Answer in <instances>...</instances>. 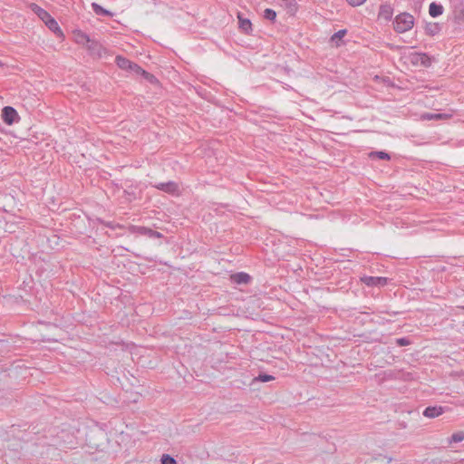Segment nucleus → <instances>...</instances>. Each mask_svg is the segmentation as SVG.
Instances as JSON below:
<instances>
[{"label":"nucleus","instance_id":"6","mask_svg":"<svg viewBox=\"0 0 464 464\" xmlns=\"http://www.w3.org/2000/svg\"><path fill=\"white\" fill-rule=\"evenodd\" d=\"M444 412V408L441 406H429L423 411V416L432 419L441 415Z\"/></svg>","mask_w":464,"mask_h":464},{"label":"nucleus","instance_id":"27","mask_svg":"<svg viewBox=\"0 0 464 464\" xmlns=\"http://www.w3.org/2000/svg\"><path fill=\"white\" fill-rule=\"evenodd\" d=\"M130 72H135L136 74L142 75V71H144L141 67H140L137 63H132L131 69H130Z\"/></svg>","mask_w":464,"mask_h":464},{"label":"nucleus","instance_id":"22","mask_svg":"<svg viewBox=\"0 0 464 464\" xmlns=\"http://www.w3.org/2000/svg\"><path fill=\"white\" fill-rule=\"evenodd\" d=\"M264 17L270 21H275L276 17V13L270 8H266L264 12Z\"/></svg>","mask_w":464,"mask_h":464},{"label":"nucleus","instance_id":"23","mask_svg":"<svg viewBox=\"0 0 464 464\" xmlns=\"http://www.w3.org/2000/svg\"><path fill=\"white\" fill-rule=\"evenodd\" d=\"M161 464H177V461L170 455L163 454L161 457Z\"/></svg>","mask_w":464,"mask_h":464},{"label":"nucleus","instance_id":"7","mask_svg":"<svg viewBox=\"0 0 464 464\" xmlns=\"http://www.w3.org/2000/svg\"><path fill=\"white\" fill-rule=\"evenodd\" d=\"M412 63L429 67L431 64V58L426 53H416L412 58Z\"/></svg>","mask_w":464,"mask_h":464},{"label":"nucleus","instance_id":"26","mask_svg":"<svg viewBox=\"0 0 464 464\" xmlns=\"http://www.w3.org/2000/svg\"><path fill=\"white\" fill-rule=\"evenodd\" d=\"M130 72H135L136 74L142 75V71H144L141 67H140L137 63H132L131 69H130Z\"/></svg>","mask_w":464,"mask_h":464},{"label":"nucleus","instance_id":"8","mask_svg":"<svg viewBox=\"0 0 464 464\" xmlns=\"http://www.w3.org/2000/svg\"><path fill=\"white\" fill-rule=\"evenodd\" d=\"M393 14V9L391 6V5L385 4L382 5L379 11V17L382 18L386 21H389L392 19Z\"/></svg>","mask_w":464,"mask_h":464},{"label":"nucleus","instance_id":"17","mask_svg":"<svg viewBox=\"0 0 464 464\" xmlns=\"http://www.w3.org/2000/svg\"><path fill=\"white\" fill-rule=\"evenodd\" d=\"M74 35L77 44H86L91 43L90 37L81 31L74 32Z\"/></svg>","mask_w":464,"mask_h":464},{"label":"nucleus","instance_id":"31","mask_svg":"<svg viewBox=\"0 0 464 464\" xmlns=\"http://www.w3.org/2000/svg\"><path fill=\"white\" fill-rule=\"evenodd\" d=\"M461 308L464 309V305Z\"/></svg>","mask_w":464,"mask_h":464},{"label":"nucleus","instance_id":"18","mask_svg":"<svg viewBox=\"0 0 464 464\" xmlns=\"http://www.w3.org/2000/svg\"><path fill=\"white\" fill-rule=\"evenodd\" d=\"M450 117L449 114L446 113H425L422 118L425 120H442L448 119Z\"/></svg>","mask_w":464,"mask_h":464},{"label":"nucleus","instance_id":"14","mask_svg":"<svg viewBox=\"0 0 464 464\" xmlns=\"http://www.w3.org/2000/svg\"><path fill=\"white\" fill-rule=\"evenodd\" d=\"M440 31V26L437 23H428L425 25V32L429 35H435Z\"/></svg>","mask_w":464,"mask_h":464},{"label":"nucleus","instance_id":"13","mask_svg":"<svg viewBox=\"0 0 464 464\" xmlns=\"http://www.w3.org/2000/svg\"><path fill=\"white\" fill-rule=\"evenodd\" d=\"M429 13L432 17H437L443 13V6L433 2L430 5Z\"/></svg>","mask_w":464,"mask_h":464},{"label":"nucleus","instance_id":"21","mask_svg":"<svg viewBox=\"0 0 464 464\" xmlns=\"http://www.w3.org/2000/svg\"><path fill=\"white\" fill-rule=\"evenodd\" d=\"M273 380H275V377L267 373H260L257 377L254 379V381H258L262 382H266Z\"/></svg>","mask_w":464,"mask_h":464},{"label":"nucleus","instance_id":"30","mask_svg":"<svg viewBox=\"0 0 464 464\" xmlns=\"http://www.w3.org/2000/svg\"><path fill=\"white\" fill-rule=\"evenodd\" d=\"M400 426H401V428H406V424H405L404 422L400 423Z\"/></svg>","mask_w":464,"mask_h":464},{"label":"nucleus","instance_id":"10","mask_svg":"<svg viewBox=\"0 0 464 464\" xmlns=\"http://www.w3.org/2000/svg\"><path fill=\"white\" fill-rule=\"evenodd\" d=\"M155 187L168 193H174L178 189V185L173 181L159 183Z\"/></svg>","mask_w":464,"mask_h":464},{"label":"nucleus","instance_id":"4","mask_svg":"<svg viewBox=\"0 0 464 464\" xmlns=\"http://www.w3.org/2000/svg\"><path fill=\"white\" fill-rule=\"evenodd\" d=\"M130 231L131 233H136V234H140L142 236H148L149 237L160 238L162 237L161 233H160L158 231H154V230L145 227L131 226V227H130Z\"/></svg>","mask_w":464,"mask_h":464},{"label":"nucleus","instance_id":"5","mask_svg":"<svg viewBox=\"0 0 464 464\" xmlns=\"http://www.w3.org/2000/svg\"><path fill=\"white\" fill-rule=\"evenodd\" d=\"M362 282H363L368 286H384L388 279L382 276H363L362 278Z\"/></svg>","mask_w":464,"mask_h":464},{"label":"nucleus","instance_id":"19","mask_svg":"<svg viewBox=\"0 0 464 464\" xmlns=\"http://www.w3.org/2000/svg\"><path fill=\"white\" fill-rule=\"evenodd\" d=\"M371 159L378 158L380 160H389L391 156L385 151H372L369 153Z\"/></svg>","mask_w":464,"mask_h":464},{"label":"nucleus","instance_id":"11","mask_svg":"<svg viewBox=\"0 0 464 464\" xmlns=\"http://www.w3.org/2000/svg\"><path fill=\"white\" fill-rule=\"evenodd\" d=\"M238 21H239V28L244 32L245 34H249L250 31H252V24L249 19L243 18L240 14L237 15Z\"/></svg>","mask_w":464,"mask_h":464},{"label":"nucleus","instance_id":"3","mask_svg":"<svg viewBox=\"0 0 464 464\" xmlns=\"http://www.w3.org/2000/svg\"><path fill=\"white\" fill-rule=\"evenodd\" d=\"M2 118L5 123L12 125L14 122L18 121L19 116L17 111L11 106H5L2 110Z\"/></svg>","mask_w":464,"mask_h":464},{"label":"nucleus","instance_id":"24","mask_svg":"<svg viewBox=\"0 0 464 464\" xmlns=\"http://www.w3.org/2000/svg\"><path fill=\"white\" fill-rule=\"evenodd\" d=\"M346 34V30H339L335 34H333L331 37L332 42H336L337 40H340Z\"/></svg>","mask_w":464,"mask_h":464},{"label":"nucleus","instance_id":"29","mask_svg":"<svg viewBox=\"0 0 464 464\" xmlns=\"http://www.w3.org/2000/svg\"><path fill=\"white\" fill-rule=\"evenodd\" d=\"M366 0H347L348 4L352 6L362 5Z\"/></svg>","mask_w":464,"mask_h":464},{"label":"nucleus","instance_id":"1","mask_svg":"<svg viewBox=\"0 0 464 464\" xmlns=\"http://www.w3.org/2000/svg\"><path fill=\"white\" fill-rule=\"evenodd\" d=\"M30 8L43 22H44V24L51 31L58 34H63L58 23L50 15L47 11L34 3L30 5Z\"/></svg>","mask_w":464,"mask_h":464},{"label":"nucleus","instance_id":"2","mask_svg":"<svg viewBox=\"0 0 464 464\" xmlns=\"http://www.w3.org/2000/svg\"><path fill=\"white\" fill-rule=\"evenodd\" d=\"M413 24L414 17L408 13H402L395 18L394 30L398 33H404L411 30Z\"/></svg>","mask_w":464,"mask_h":464},{"label":"nucleus","instance_id":"20","mask_svg":"<svg viewBox=\"0 0 464 464\" xmlns=\"http://www.w3.org/2000/svg\"><path fill=\"white\" fill-rule=\"evenodd\" d=\"M464 440V431H458L449 439L450 443H458Z\"/></svg>","mask_w":464,"mask_h":464},{"label":"nucleus","instance_id":"15","mask_svg":"<svg viewBox=\"0 0 464 464\" xmlns=\"http://www.w3.org/2000/svg\"><path fill=\"white\" fill-rule=\"evenodd\" d=\"M86 47L92 54L101 55L102 46L99 43L91 39V43L86 44Z\"/></svg>","mask_w":464,"mask_h":464},{"label":"nucleus","instance_id":"28","mask_svg":"<svg viewBox=\"0 0 464 464\" xmlns=\"http://www.w3.org/2000/svg\"><path fill=\"white\" fill-rule=\"evenodd\" d=\"M396 343L399 345V346H406V345H409L411 343L410 340L405 338V337H402V338H398L396 340Z\"/></svg>","mask_w":464,"mask_h":464},{"label":"nucleus","instance_id":"9","mask_svg":"<svg viewBox=\"0 0 464 464\" xmlns=\"http://www.w3.org/2000/svg\"><path fill=\"white\" fill-rule=\"evenodd\" d=\"M231 279L234 283L242 285V284H247L251 280V276L244 272L237 273L231 276Z\"/></svg>","mask_w":464,"mask_h":464},{"label":"nucleus","instance_id":"12","mask_svg":"<svg viewBox=\"0 0 464 464\" xmlns=\"http://www.w3.org/2000/svg\"><path fill=\"white\" fill-rule=\"evenodd\" d=\"M115 63L121 69L126 70V71H130V69H131V66L133 63L127 58L120 56V55L116 56Z\"/></svg>","mask_w":464,"mask_h":464},{"label":"nucleus","instance_id":"25","mask_svg":"<svg viewBox=\"0 0 464 464\" xmlns=\"http://www.w3.org/2000/svg\"><path fill=\"white\" fill-rule=\"evenodd\" d=\"M142 76L147 80L149 81L150 82L153 83L155 82L157 80L155 78L154 75H152L151 73L146 72V71H142Z\"/></svg>","mask_w":464,"mask_h":464},{"label":"nucleus","instance_id":"16","mask_svg":"<svg viewBox=\"0 0 464 464\" xmlns=\"http://www.w3.org/2000/svg\"><path fill=\"white\" fill-rule=\"evenodd\" d=\"M92 8L97 15L112 16V13L111 11L104 9L102 6H101L97 3H92Z\"/></svg>","mask_w":464,"mask_h":464}]
</instances>
